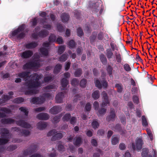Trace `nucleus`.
Returning <instances> with one entry per match:
<instances>
[{
    "label": "nucleus",
    "instance_id": "18",
    "mask_svg": "<svg viewBox=\"0 0 157 157\" xmlns=\"http://www.w3.org/2000/svg\"><path fill=\"white\" fill-rule=\"evenodd\" d=\"M37 45L36 43L32 42L26 44L25 47L27 48H35Z\"/></svg>",
    "mask_w": 157,
    "mask_h": 157
},
{
    "label": "nucleus",
    "instance_id": "34",
    "mask_svg": "<svg viewBox=\"0 0 157 157\" xmlns=\"http://www.w3.org/2000/svg\"><path fill=\"white\" fill-rule=\"evenodd\" d=\"M56 40V36L53 35L52 34L51 35L49 39V42H52L55 41Z\"/></svg>",
    "mask_w": 157,
    "mask_h": 157
},
{
    "label": "nucleus",
    "instance_id": "15",
    "mask_svg": "<svg viewBox=\"0 0 157 157\" xmlns=\"http://www.w3.org/2000/svg\"><path fill=\"white\" fill-rule=\"evenodd\" d=\"M47 125L45 122H39L37 124V128L40 129H43L47 126Z\"/></svg>",
    "mask_w": 157,
    "mask_h": 157
},
{
    "label": "nucleus",
    "instance_id": "16",
    "mask_svg": "<svg viewBox=\"0 0 157 157\" xmlns=\"http://www.w3.org/2000/svg\"><path fill=\"white\" fill-rule=\"evenodd\" d=\"M60 110L59 106H55L50 109V113L52 114H55L57 113Z\"/></svg>",
    "mask_w": 157,
    "mask_h": 157
},
{
    "label": "nucleus",
    "instance_id": "63",
    "mask_svg": "<svg viewBox=\"0 0 157 157\" xmlns=\"http://www.w3.org/2000/svg\"><path fill=\"white\" fill-rule=\"evenodd\" d=\"M37 20L36 18H34L32 20V25L33 26H34L36 25Z\"/></svg>",
    "mask_w": 157,
    "mask_h": 157
},
{
    "label": "nucleus",
    "instance_id": "45",
    "mask_svg": "<svg viewBox=\"0 0 157 157\" xmlns=\"http://www.w3.org/2000/svg\"><path fill=\"white\" fill-rule=\"evenodd\" d=\"M24 101L23 98H17L15 99V102L17 103H20Z\"/></svg>",
    "mask_w": 157,
    "mask_h": 157
},
{
    "label": "nucleus",
    "instance_id": "19",
    "mask_svg": "<svg viewBox=\"0 0 157 157\" xmlns=\"http://www.w3.org/2000/svg\"><path fill=\"white\" fill-rule=\"evenodd\" d=\"M68 81L65 78H63L62 79L61 82V84L62 87L61 89L64 90L65 87L67 86L68 84Z\"/></svg>",
    "mask_w": 157,
    "mask_h": 157
},
{
    "label": "nucleus",
    "instance_id": "25",
    "mask_svg": "<svg viewBox=\"0 0 157 157\" xmlns=\"http://www.w3.org/2000/svg\"><path fill=\"white\" fill-rule=\"evenodd\" d=\"M115 55L117 61L119 63H121L122 60L121 54L120 53H116L115 54Z\"/></svg>",
    "mask_w": 157,
    "mask_h": 157
},
{
    "label": "nucleus",
    "instance_id": "32",
    "mask_svg": "<svg viewBox=\"0 0 157 157\" xmlns=\"http://www.w3.org/2000/svg\"><path fill=\"white\" fill-rule=\"evenodd\" d=\"M67 58V56L66 54H63L60 57L59 60L61 62H63L65 61Z\"/></svg>",
    "mask_w": 157,
    "mask_h": 157
},
{
    "label": "nucleus",
    "instance_id": "6",
    "mask_svg": "<svg viewBox=\"0 0 157 157\" xmlns=\"http://www.w3.org/2000/svg\"><path fill=\"white\" fill-rule=\"evenodd\" d=\"M37 28H36L35 29V33L32 34V37L34 38H36L38 36L40 37H44L46 36L48 34V32L46 30L42 31L40 33H39L38 34L37 33Z\"/></svg>",
    "mask_w": 157,
    "mask_h": 157
},
{
    "label": "nucleus",
    "instance_id": "28",
    "mask_svg": "<svg viewBox=\"0 0 157 157\" xmlns=\"http://www.w3.org/2000/svg\"><path fill=\"white\" fill-rule=\"evenodd\" d=\"M124 68L126 71L128 72L130 71L131 70V68L129 65L127 63H126L124 65Z\"/></svg>",
    "mask_w": 157,
    "mask_h": 157
},
{
    "label": "nucleus",
    "instance_id": "46",
    "mask_svg": "<svg viewBox=\"0 0 157 157\" xmlns=\"http://www.w3.org/2000/svg\"><path fill=\"white\" fill-rule=\"evenodd\" d=\"M77 34L79 36H81L83 34V33L82 29L80 28H78L77 29Z\"/></svg>",
    "mask_w": 157,
    "mask_h": 157
},
{
    "label": "nucleus",
    "instance_id": "27",
    "mask_svg": "<svg viewBox=\"0 0 157 157\" xmlns=\"http://www.w3.org/2000/svg\"><path fill=\"white\" fill-rule=\"evenodd\" d=\"M61 67L62 66L60 65L57 64L54 69V72L55 73H57L59 72Z\"/></svg>",
    "mask_w": 157,
    "mask_h": 157
},
{
    "label": "nucleus",
    "instance_id": "52",
    "mask_svg": "<svg viewBox=\"0 0 157 157\" xmlns=\"http://www.w3.org/2000/svg\"><path fill=\"white\" fill-rule=\"evenodd\" d=\"M45 109L44 107H39L35 109V111L36 112H40L43 111Z\"/></svg>",
    "mask_w": 157,
    "mask_h": 157
},
{
    "label": "nucleus",
    "instance_id": "26",
    "mask_svg": "<svg viewBox=\"0 0 157 157\" xmlns=\"http://www.w3.org/2000/svg\"><path fill=\"white\" fill-rule=\"evenodd\" d=\"M81 143V139L80 137H77L76 138L74 144L77 146H79Z\"/></svg>",
    "mask_w": 157,
    "mask_h": 157
},
{
    "label": "nucleus",
    "instance_id": "29",
    "mask_svg": "<svg viewBox=\"0 0 157 157\" xmlns=\"http://www.w3.org/2000/svg\"><path fill=\"white\" fill-rule=\"evenodd\" d=\"M148 149H144L143 150V151L142 153V157H147V154L148 153Z\"/></svg>",
    "mask_w": 157,
    "mask_h": 157
},
{
    "label": "nucleus",
    "instance_id": "41",
    "mask_svg": "<svg viewBox=\"0 0 157 157\" xmlns=\"http://www.w3.org/2000/svg\"><path fill=\"white\" fill-rule=\"evenodd\" d=\"M113 55V53L110 50H107V56L108 58H110Z\"/></svg>",
    "mask_w": 157,
    "mask_h": 157
},
{
    "label": "nucleus",
    "instance_id": "50",
    "mask_svg": "<svg viewBox=\"0 0 157 157\" xmlns=\"http://www.w3.org/2000/svg\"><path fill=\"white\" fill-rule=\"evenodd\" d=\"M91 108V106L90 104L88 103H87L86 106V109L87 111H89L90 110Z\"/></svg>",
    "mask_w": 157,
    "mask_h": 157
},
{
    "label": "nucleus",
    "instance_id": "23",
    "mask_svg": "<svg viewBox=\"0 0 157 157\" xmlns=\"http://www.w3.org/2000/svg\"><path fill=\"white\" fill-rule=\"evenodd\" d=\"M115 114L114 113V111L113 110H111L110 113V115L108 117L107 119L108 120H111L115 118Z\"/></svg>",
    "mask_w": 157,
    "mask_h": 157
},
{
    "label": "nucleus",
    "instance_id": "62",
    "mask_svg": "<svg viewBox=\"0 0 157 157\" xmlns=\"http://www.w3.org/2000/svg\"><path fill=\"white\" fill-rule=\"evenodd\" d=\"M70 65V63L69 62H67L65 65V69L66 70H67L69 68Z\"/></svg>",
    "mask_w": 157,
    "mask_h": 157
},
{
    "label": "nucleus",
    "instance_id": "60",
    "mask_svg": "<svg viewBox=\"0 0 157 157\" xmlns=\"http://www.w3.org/2000/svg\"><path fill=\"white\" fill-rule=\"evenodd\" d=\"M21 133H23V135L25 136L29 135L30 133L29 132L28 130H25L23 131V132H21Z\"/></svg>",
    "mask_w": 157,
    "mask_h": 157
},
{
    "label": "nucleus",
    "instance_id": "51",
    "mask_svg": "<svg viewBox=\"0 0 157 157\" xmlns=\"http://www.w3.org/2000/svg\"><path fill=\"white\" fill-rule=\"evenodd\" d=\"M95 110L98 109L99 107V103H98L96 101L94 102L93 104Z\"/></svg>",
    "mask_w": 157,
    "mask_h": 157
},
{
    "label": "nucleus",
    "instance_id": "7",
    "mask_svg": "<svg viewBox=\"0 0 157 157\" xmlns=\"http://www.w3.org/2000/svg\"><path fill=\"white\" fill-rule=\"evenodd\" d=\"M142 140L141 138H138L137 140L136 144V146L134 145V144H132V147L134 150H139L142 148Z\"/></svg>",
    "mask_w": 157,
    "mask_h": 157
},
{
    "label": "nucleus",
    "instance_id": "55",
    "mask_svg": "<svg viewBox=\"0 0 157 157\" xmlns=\"http://www.w3.org/2000/svg\"><path fill=\"white\" fill-rule=\"evenodd\" d=\"M56 41L58 44H62L63 41L62 37H59L57 39Z\"/></svg>",
    "mask_w": 157,
    "mask_h": 157
},
{
    "label": "nucleus",
    "instance_id": "11",
    "mask_svg": "<svg viewBox=\"0 0 157 157\" xmlns=\"http://www.w3.org/2000/svg\"><path fill=\"white\" fill-rule=\"evenodd\" d=\"M38 119L40 120H47L49 118V115L46 113H40L37 116Z\"/></svg>",
    "mask_w": 157,
    "mask_h": 157
},
{
    "label": "nucleus",
    "instance_id": "9",
    "mask_svg": "<svg viewBox=\"0 0 157 157\" xmlns=\"http://www.w3.org/2000/svg\"><path fill=\"white\" fill-rule=\"evenodd\" d=\"M95 83L96 86L99 88H101L102 87L105 88L107 87L108 86L107 82L105 81H104L102 82V84L100 83V81L98 80H96Z\"/></svg>",
    "mask_w": 157,
    "mask_h": 157
},
{
    "label": "nucleus",
    "instance_id": "30",
    "mask_svg": "<svg viewBox=\"0 0 157 157\" xmlns=\"http://www.w3.org/2000/svg\"><path fill=\"white\" fill-rule=\"evenodd\" d=\"M100 57L101 60L103 63L104 64L106 63L107 60L105 56L103 55H100Z\"/></svg>",
    "mask_w": 157,
    "mask_h": 157
},
{
    "label": "nucleus",
    "instance_id": "40",
    "mask_svg": "<svg viewBox=\"0 0 157 157\" xmlns=\"http://www.w3.org/2000/svg\"><path fill=\"white\" fill-rule=\"evenodd\" d=\"M86 81L85 79L82 80L80 82V85L82 87H84L86 86Z\"/></svg>",
    "mask_w": 157,
    "mask_h": 157
},
{
    "label": "nucleus",
    "instance_id": "54",
    "mask_svg": "<svg viewBox=\"0 0 157 157\" xmlns=\"http://www.w3.org/2000/svg\"><path fill=\"white\" fill-rule=\"evenodd\" d=\"M112 67L110 66H109L108 67L107 70L108 72V73L110 74L111 75L112 73Z\"/></svg>",
    "mask_w": 157,
    "mask_h": 157
},
{
    "label": "nucleus",
    "instance_id": "24",
    "mask_svg": "<svg viewBox=\"0 0 157 157\" xmlns=\"http://www.w3.org/2000/svg\"><path fill=\"white\" fill-rule=\"evenodd\" d=\"M119 141V138L116 136H113L112 140V143L113 144L115 145L118 143Z\"/></svg>",
    "mask_w": 157,
    "mask_h": 157
},
{
    "label": "nucleus",
    "instance_id": "43",
    "mask_svg": "<svg viewBox=\"0 0 157 157\" xmlns=\"http://www.w3.org/2000/svg\"><path fill=\"white\" fill-rule=\"evenodd\" d=\"M116 87L117 88L118 92H120L122 91V87L120 84H117L116 85Z\"/></svg>",
    "mask_w": 157,
    "mask_h": 157
},
{
    "label": "nucleus",
    "instance_id": "38",
    "mask_svg": "<svg viewBox=\"0 0 157 157\" xmlns=\"http://www.w3.org/2000/svg\"><path fill=\"white\" fill-rule=\"evenodd\" d=\"M0 111L6 113H9L10 112V110L6 108H0Z\"/></svg>",
    "mask_w": 157,
    "mask_h": 157
},
{
    "label": "nucleus",
    "instance_id": "48",
    "mask_svg": "<svg viewBox=\"0 0 157 157\" xmlns=\"http://www.w3.org/2000/svg\"><path fill=\"white\" fill-rule=\"evenodd\" d=\"M70 117V114H66L63 117V120L64 121H68Z\"/></svg>",
    "mask_w": 157,
    "mask_h": 157
},
{
    "label": "nucleus",
    "instance_id": "58",
    "mask_svg": "<svg viewBox=\"0 0 157 157\" xmlns=\"http://www.w3.org/2000/svg\"><path fill=\"white\" fill-rule=\"evenodd\" d=\"M51 78H52L50 76L46 77L44 78V81L45 82H48L50 80H51Z\"/></svg>",
    "mask_w": 157,
    "mask_h": 157
},
{
    "label": "nucleus",
    "instance_id": "37",
    "mask_svg": "<svg viewBox=\"0 0 157 157\" xmlns=\"http://www.w3.org/2000/svg\"><path fill=\"white\" fill-rule=\"evenodd\" d=\"M9 94L10 95V96H8L7 95L4 96L3 97V100H4L6 101L10 99L11 98V96H10L13 95V92H9Z\"/></svg>",
    "mask_w": 157,
    "mask_h": 157
},
{
    "label": "nucleus",
    "instance_id": "64",
    "mask_svg": "<svg viewBox=\"0 0 157 157\" xmlns=\"http://www.w3.org/2000/svg\"><path fill=\"white\" fill-rule=\"evenodd\" d=\"M71 124H74L76 122V119L75 117H72L71 120Z\"/></svg>",
    "mask_w": 157,
    "mask_h": 157
},
{
    "label": "nucleus",
    "instance_id": "2",
    "mask_svg": "<svg viewBox=\"0 0 157 157\" xmlns=\"http://www.w3.org/2000/svg\"><path fill=\"white\" fill-rule=\"evenodd\" d=\"M36 54L34 55V60L33 62H29L26 63L23 66L24 69H30L36 71L42 64L41 61L38 59L39 58V56L36 57Z\"/></svg>",
    "mask_w": 157,
    "mask_h": 157
},
{
    "label": "nucleus",
    "instance_id": "13",
    "mask_svg": "<svg viewBox=\"0 0 157 157\" xmlns=\"http://www.w3.org/2000/svg\"><path fill=\"white\" fill-rule=\"evenodd\" d=\"M64 94L63 93L61 92L59 93L56 96V101L57 103H61L64 97Z\"/></svg>",
    "mask_w": 157,
    "mask_h": 157
},
{
    "label": "nucleus",
    "instance_id": "8",
    "mask_svg": "<svg viewBox=\"0 0 157 157\" xmlns=\"http://www.w3.org/2000/svg\"><path fill=\"white\" fill-rule=\"evenodd\" d=\"M45 98L44 97L40 98H34L31 100V102L33 104H41L44 102Z\"/></svg>",
    "mask_w": 157,
    "mask_h": 157
},
{
    "label": "nucleus",
    "instance_id": "53",
    "mask_svg": "<svg viewBox=\"0 0 157 157\" xmlns=\"http://www.w3.org/2000/svg\"><path fill=\"white\" fill-rule=\"evenodd\" d=\"M133 101L135 103L138 104L139 101V98L137 96H134L133 98Z\"/></svg>",
    "mask_w": 157,
    "mask_h": 157
},
{
    "label": "nucleus",
    "instance_id": "3",
    "mask_svg": "<svg viewBox=\"0 0 157 157\" xmlns=\"http://www.w3.org/2000/svg\"><path fill=\"white\" fill-rule=\"evenodd\" d=\"M24 25L20 26L17 29L12 32V36H16L17 37L20 38L23 37L24 36L26 32L24 30Z\"/></svg>",
    "mask_w": 157,
    "mask_h": 157
},
{
    "label": "nucleus",
    "instance_id": "1",
    "mask_svg": "<svg viewBox=\"0 0 157 157\" xmlns=\"http://www.w3.org/2000/svg\"><path fill=\"white\" fill-rule=\"evenodd\" d=\"M29 72H22L19 74L18 76L24 78L26 82L25 85L28 86V89L25 92L27 94H33L38 93L36 88L42 86L38 82V80L42 77L41 75H38L35 74L30 76Z\"/></svg>",
    "mask_w": 157,
    "mask_h": 157
},
{
    "label": "nucleus",
    "instance_id": "49",
    "mask_svg": "<svg viewBox=\"0 0 157 157\" xmlns=\"http://www.w3.org/2000/svg\"><path fill=\"white\" fill-rule=\"evenodd\" d=\"M42 24L43 25H44L43 27L44 28H46L48 29H49L51 28V25H47L46 24V22L44 21H44L42 22Z\"/></svg>",
    "mask_w": 157,
    "mask_h": 157
},
{
    "label": "nucleus",
    "instance_id": "59",
    "mask_svg": "<svg viewBox=\"0 0 157 157\" xmlns=\"http://www.w3.org/2000/svg\"><path fill=\"white\" fill-rule=\"evenodd\" d=\"M58 148L59 150L63 151H64V147L63 145H61L58 146Z\"/></svg>",
    "mask_w": 157,
    "mask_h": 157
},
{
    "label": "nucleus",
    "instance_id": "44",
    "mask_svg": "<svg viewBox=\"0 0 157 157\" xmlns=\"http://www.w3.org/2000/svg\"><path fill=\"white\" fill-rule=\"evenodd\" d=\"M68 45L70 48H73L75 45V43L73 40L70 41L68 43Z\"/></svg>",
    "mask_w": 157,
    "mask_h": 157
},
{
    "label": "nucleus",
    "instance_id": "47",
    "mask_svg": "<svg viewBox=\"0 0 157 157\" xmlns=\"http://www.w3.org/2000/svg\"><path fill=\"white\" fill-rule=\"evenodd\" d=\"M78 82L77 80L76 79H73L71 81V83L72 85L75 86L78 84Z\"/></svg>",
    "mask_w": 157,
    "mask_h": 157
},
{
    "label": "nucleus",
    "instance_id": "56",
    "mask_svg": "<svg viewBox=\"0 0 157 157\" xmlns=\"http://www.w3.org/2000/svg\"><path fill=\"white\" fill-rule=\"evenodd\" d=\"M119 148L121 150H124L125 148V146L124 144L121 143L119 145Z\"/></svg>",
    "mask_w": 157,
    "mask_h": 157
},
{
    "label": "nucleus",
    "instance_id": "4",
    "mask_svg": "<svg viewBox=\"0 0 157 157\" xmlns=\"http://www.w3.org/2000/svg\"><path fill=\"white\" fill-rule=\"evenodd\" d=\"M0 133L1 134L2 137L5 138L3 139H0V145L6 143L9 140L7 137L8 136V131L5 128L2 129H0Z\"/></svg>",
    "mask_w": 157,
    "mask_h": 157
},
{
    "label": "nucleus",
    "instance_id": "5",
    "mask_svg": "<svg viewBox=\"0 0 157 157\" xmlns=\"http://www.w3.org/2000/svg\"><path fill=\"white\" fill-rule=\"evenodd\" d=\"M57 132L55 130H53L50 131L48 134V136H51L54 135V136L52 137V140H55L61 139L62 137V135L60 133H56Z\"/></svg>",
    "mask_w": 157,
    "mask_h": 157
},
{
    "label": "nucleus",
    "instance_id": "21",
    "mask_svg": "<svg viewBox=\"0 0 157 157\" xmlns=\"http://www.w3.org/2000/svg\"><path fill=\"white\" fill-rule=\"evenodd\" d=\"M40 52L44 56H46L48 54V50L45 48H42L40 49Z\"/></svg>",
    "mask_w": 157,
    "mask_h": 157
},
{
    "label": "nucleus",
    "instance_id": "57",
    "mask_svg": "<svg viewBox=\"0 0 157 157\" xmlns=\"http://www.w3.org/2000/svg\"><path fill=\"white\" fill-rule=\"evenodd\" d=\"M58 30L60 32H62L63 30V27L61 25H59L57 27Z\"/></svg>",
    "mask_w": 157,
    "mask_h": 157
},
{
    "label": "nucleus",
    "instance_id": "17",
    "mask_svg": "<svg viewBox=\"0 0 157 157\" xmlns=\"http://www.w3.org/2000/svg\"><path fill=\"white\" fill-rule=\"evenodd\" d=\"M14 120L12 119H3L2 120V122L4 124H11L14 122Z\"/></svg>",
    "mask_w": 157,
    "mask_h": 157
},
{
    "label": "nucleus",
    "instance_id": "22",
    "mask_svg": "<svg viewBox=\"0 0 157 157\" xmlns=\"http://www.w3.org/2000/svg\"><path fill=\"white\" fill-rule=\"evenodd\" d=\"M99 92L98 91L94 92L92 94V97L94 99H98L99 97Z\"/></svg>",
    "mask_w": 157,
    "mask_h": 157
},
{
    "label": "nucleus",
    "instance_id": "39",
    "mask_svg": "<svg viewBox=\"0 0 157 157\" xmlns=\"http://www.w3.org/2000/svg\"><path fill=\"white\" fill-rule=\"evenodd\" d=\"M82 74V71L80 69L77 70L75 73V75L76 77L79 76Z\"/></svg>",
    "mask_w": 157,
    "mask_h": 157
},
{
    "label": "nucleus",
    "instance_id": "12",
    "mask_svg": "<svg viewBox=\"0 0 157 157\" xmlns=\"http://www.w3.org/2000/svg\"><path fill=\"white\" fill-rule=\"evenodd\" d=\"M33 54L32 51L28 50L23 52L21 55V56L24 58H28L31 57Z\"/></svg>",
    "mask_w": 157,
    "mask_h": 157
},
{
    "label": "nucleus",
    "instance_id": "14",
    "mask_svg": "<svg viewBox=\"0 0 157 157\" xmlns=\"http://www.w3.org/2000/svg\"><path fill=\"white\" fill-rule=\"evenodd\" d=\"M16 124L18 125L25 128H29L30 127V125L29 124L21 120L17 121Z\"/></svg>",
    "mask_w": 157,
    "mask_h": 157
},
{
    "label": "nucleus",
    "instance_id": "33",
    "mask_svg": "<svg viewBox=\"0 0 157 157\" xmlns=\"http://www.w3.org/2000/svg\"><path fill=\"white\" fill-rule=\"evenodd\" d=\"M142 124L143 126H147L148 125V122L147 121L146 117L144 116H143L142 117Z\"/></svg>",
    "mask_w": 157,
    "mask_h": 157
},
{
    "label": "nucleus",
    "instance_id": "10",
    "mask_svg": "<svg viewBox=\"0 0 157 157\" xmlns=\"http://www.w3.org/2000/svg\"><path fill=\"white\" fill-rule=\"evenodd\" d=\"M102 95L104 100V101H105L103 102L101 104L102 106L103 107L107 105V104H108L109 102L106 93L105 92H103L102 93Z\"/></svg>",
    "mask_w": 157,
    "mask_h": 157
},
{
    "label": "nucleus",
    "instance_id": "42",
    "mask_svg": "<svg viewBox=\"0 0 157 157\" xmlns=\"http://www.w3.org/2000/svg\"><path fill=\"white\" fill-rule=\"evenodd\" d=\"M20 109L21 111L23 112V113H25V115L27 116L28 114V111L27 109L25 107H21L20 108Z\"/></svg>",
    "mask_w": 157,
    "mask_h": 157
},
{
    "label": "nucleus",
    "instance_id": "35",
    "mask_svg": "<svg viewBox=\"0 0 157 157\" xmlns=\"http://www.w3.org/2000/svg\"><path fill=\"white\" fill-rule=\"evenodd\" d=\"M65 50V47L64 46H61L59 47L58 52L59 54L62 53Z\"/></svg>",
    "mask_w": 157,
    "mask_h": 157
},
{
    "label": "nucleus",
    "instance_id": "36",
    "mask_svg": "<svg viewBox=\"0 0 157 157\" xmlns=\"http://www.w3.org/2000/svg\"><path fill=\"white\" fill-rule=\"evenodd\" d=\"M92 124L93 128L95 129H96L97 128H98L99 126V124L98 123L97 121H95L93 122L92 123Z\"/></svg>",
    "mask_w": 157,
    "mask_h": 157
},
{
    "label": "nucleus",
    "instance_id": "31",
    "mask_svg": "<svg viewBox=\"0 0 157 157\" xmlns=\"http://www.w3.org/2000/svg\"><path fill=\"white\" fill-rule=\"evenodd\" d=\"M146 131L147 134L148 135L150 139L152 140L153 139V135L151 131V130L149 128H147L146 129Z\"/></svg>",
    "mask_w": 157,
    "mask_h": 157
},
{
    "label": "nucleus",
    "instance_id": "20",
    "mask_svg": "<svg viewBox=\"0 0 157 157\" xmlns=\"http://www.w3.org/2000/svg\"><path fill=\"white\" fill-rule=\"evenodd\" d=\"M61 19L63 22H67L69 20V16L67 14L63 13L62 15Z\"/></svg>",
    "mask_w": 157,
    "mask_h": 157
},
{
    "label": "nucleus",
    "instance_id": "61",
    "mask_svg": "<svg viewBox=\"0 0 157 157\" xmlns=\"http://www.w3.org/2000/svg\"><path fill=\"white\" fill-rule=\"evenodd\" d=\"M105 112L106 109L104 108H102L101 110H99V113L100 114H102L105 113Z\"/></svg>",
    "mask_w": 157,
    "mask_h": 157
}]
</instances>
